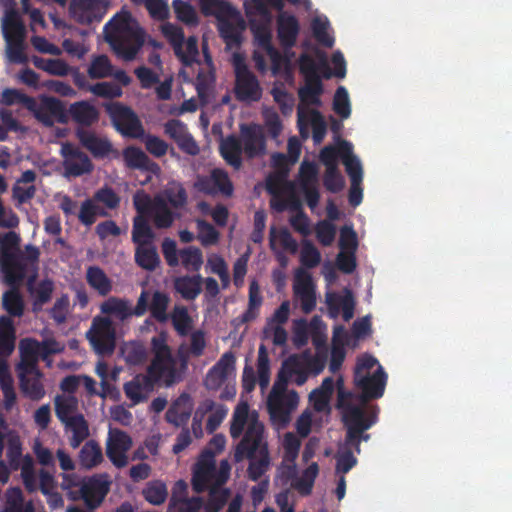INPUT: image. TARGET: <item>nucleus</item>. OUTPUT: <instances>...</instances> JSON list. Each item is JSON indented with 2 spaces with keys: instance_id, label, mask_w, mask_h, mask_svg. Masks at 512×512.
Wrapping results in <instances>:
<instances>
[{
  "instance_id": "obj_16",
  "label": "nucleus",
  "mask_w": 512,
  "mask_h": 512,
  "mask_svg": "<svg viewBox=\"0 0 512 512\" xmlns=\"http://www.w3.org/2000/svg\"><path fill=\"white\" fill-rule=\"evenodd\" d=\"M299 396L295 390H290L288 395L268 397L267 409L273 422L287 425L291 419V413L297 408Z\"/></svg>"
},
{
  "instance_id": "obj_14",
  "label": "nucleus",
  "mask_w": 512,
  "mask_h": 512,
  "mask_svg": "<svg viewBox=\"0 0 512 512\" xmlns=\"http://www.w3.org/2000/svg\"><path fill=\"white\" fill-rule=\"evenodd\" d=\"M61 155L67 176L78 177L90 173L94 168L88 155L70 142L62 144Z\"/></svg>"
},
{
  "instance_id": "obj_27",
  "label": "nucleus",
  "mask_w": 512,
  "mask_h": 512,
  "mask_svg": "<svg viewBox=\"0 0 512 512\" xmlns=\"http://www.w3.org/2000/svg\"><path fill=\"white\" fill-rule=\"evenodd\" d=\"M217 20L221 37L227 43H239L245 29V22L240 13L236 10L235 16L220 17Z\"/></svg>"
},
{
  "instance_id": "obj_29",
  "label": "nucleus",
  "mask_w": 512,
  "mask_h": 512,
  "mask_svg": "<svg viewBox=\"0 0 512 512\" xmlns=\"http://www.w3.org/2000/svg\"><path fill=\"white\" fill-rule=\"evenodd\" d=\"M125 165L130 169H139L156 173L160 170L157 163L152 161L139 147L129 146L123 150Z\"/></svg>"
},
{
  "instance_id": "obj_28",
  "label": "nucleus",
  "mask_w": 512,
  "mask_h": 512,
  "mask_svg": "<svg viewBox=\"0 0 512 512\" xmlns=\"http://www.w3.org/2000/svg\"><path fill=\"white\" fill-rule=\"evenodd\" d=\"M153 388L154 385L146 374L136 375L123 386L126 397L132 401L133 405L144 402L147 398L146 393L152 391Z\"/></svg>"
},
{
  "instance_id": "obj_21",
  "label": "nucleus",
  "mask_w": 512,
  "mask_h": 512,
  "mask_svg": "<svg viewBox=\"0 0 512 512\" xmlns=\"http://www.w3.org/2000/svg\"><path fill=\"white\" fill-rule=\"evenodd\" d=\"M34 116L47 127H51L56 120L58 123L67 124V109L62 101L55 97H47L43 100L40 107H35Z\"/></svg>"
},
{
  "instance_id": "obj_7",
  "label": "nucleus",
  "mask_w": 512,
  "mask_h": 512,
  "mask_svg": "<svg viewBox=\"0 0 512 512\" xmlns=\"http://www.w3.org/2000/svg\"><path fill=\"white\" fill-rule=\"evenodd\" d=\"M94 351L99 355H110L116 344L115 328L109 317L96 316L86 333Z\"/></svg>"
},
{
  "instance_id": "obj_59",
  "label": "nucleus",
  "mask_w": 512,
  "mask_h": 512,
  "mask_svg": "<svg viewBox=\"0 0 512 512\" xmlns=\"http://www.w3.org/2000/svg\"><path fill=\"white\" fill-rule=\"evenodd\" d=\"M333 110L342 119H347L351 115L349 95L347 89L344 86H339L336 89L333 98Z\"/></svg>"
},
{
  "instance_id": "obj_58",
  "label": "nucleus",
  "mask_w": 512,
  "mask_h": 512,
  "mask_svg": "<svg viewBox=\"0 0 512 512\" xmlns=\"http://www.w3.org/2000/svg\"><path fill=\"white\" fill-rule=\"evenodd\" d=\"M112 74V65L106 55L96 56L89 68L88 75L91 79H102Z\"/></svg>"
},
{
  "instance_id": "obj_24",
  "label": "nucleus",
  "mask_w": 512,
  "mask_h": 512,
  "mask_svg": "<svg viewBox=\"0 0 512 512\" xmlns=\"http://www.w3.org/2000/svg\"><path fill=\"white\" fill-rule=\"evenodd\" d=\"M36 177V172L29 169L24 171L16 180L12 187V199L15 201L17 208L29 203L35 197L37 189L34 182Z\"/></svg>"
},
{
  "instance_id": "obj_40",
  "label": "nucleus",
  "mask_w": 512,
  "mask_h": 512,
  "mask_svg": "<svg viewBox=\"0 0 512 512\" xmlns=\"http://www.w3.org/2000/svg\"><path fill=\"white\" fill-rule=\"evenodd\" d=\"M87 283L96 290L99 295L106 296L112 290V282L105 272L98 266H90L86 273Z\"/></svg>"
},
{
  "instance_id": "obj_53",
  "label": "nucleus",
  "mask_w": 512,
  "mask_h": 512,
  "mask_svg": "<svg viewBox=\"0 0 512 512\" xmlns=\"http://www.w3.org/2000/svg\"><path fill=\"white\" fill-rule=\"evenodd\" d=\"M230 497L229 489L210 487L209 498L204 506V512H220Z\"/></svg>"
},
{
  "instance_id": "obj_31",
  "label": "nucleus",
  "mask_w": 512,
  "mask_h": 512,
  "mask_svg": "<svg viewBox=\"0 0 512 512\" xmlns=\"http://www.w3.org/2000/svg\"><path fill=\"white\" fill-rule=\"evenodd\" d=\"M203 277L200 274L184 275L174 280V288L186 301L195 300L202 292Z\"/></svg>"
},
{
  "instance_id": "obj_19",
  "label": "nucleus",
  "mask_w": 512,
  "mask_h": 512,
  "mask_svg": "<svg viewBox=\"0 0 512 512\" xmlns=\"http://www.w3.org/2000/svg\"><path fill=\"white\" fill-rule=\"evenodd\" d=\"M164 132L173 139L179 149L184 153L196 156L200 152V148L189 133L186 124L178 119H170L164 124Z\"/></svg>"
},
{
  "instance_id": "obj_48",
  "label": "nucleus",
  "mask_w": 512,
  "mask_h": 512,
  "mask_svg": "<svg viewBox=\"0 0 512 512\" xmlns=\"http://www.w3.org/2000/svg\"><path fill=\"white\" fill-rule=\"evenodd\" d=\"M154 238V233L145 216L137 215L133 220L132 240L135 244H149Z\"/></svg>"
},
{
  "instance_id": "obj_44",
  "label": "nucleus",
  "mask_w": 512,
  "mask_h": 512,
  "mask_svg": "<svg viewBox=\"0 0 512 512\" xmlns=\"http://www.w3.org/2000/svg\"><path fill=\"white\" fill-rule=\"evenodd\" d=\"M203 506L204 500L200 496L176 499L175 495H172L168 504V512H200Z\"/></svg>"
},
{
  "instance_id": "obj_56",
  "label": "nucleus",
  "mask_w": 512,
  "mask_h": 512,
  "mask_svg": "<svg viewBox=\"0 0 512 512\" xmlns=\"http://www.w3.org/2000/svg\"><path fill=\"white\" fill-rule=\"evenodd\" d=\"M279 241V244L282 248L292 254H295L298 250L297 241L294 239L292 234L285 228L281 229L276 234L275 227L270 229V247L271 249H275V242Z\"/></svg>"
},
{
  "instance_id": "obj_36",
  "label": "nucleus",
  "mask_w": 512,
  "mask_h": 512,
  "mask_svg": "<svg viewBox=\"0 0 512 512\" xmlns=\"http://www.w3.org/2000/svg\"><path fill=\"white\" fill-rule=\"evenodd\" d=\"M304 86L298 89V97L302 104L319 107L322 105L321 95L324 87L321 78L306 79Z\"/></svg>"
},
{
  "instance_id": "obj_11",
  "label": "nucleus",
  "mask_w": 512,
  "mask_h": 512,
  "mask_svg": "<svg viewBox=\"0 0 512 512\" xmlns=\"http://www.w3.org/2000/svg\"><path fill=\"white\" fill-rule=\"evenodd\" d=\"M109 492V482L102 477L92 476L84 480L77 492H70L72 501L83 500L86 506L93 510L97 508Z\"/></svg>"
},
{
  "instance_id": "obj_34",
  "label": "nucleus",
  "mask_w": 512,
  "mask_h": 512,
  "mask_svg": "<svg viewBox=\"0 0 512 512\" xmlns=\"http://www.w3.org/2000/svg\"><path fill=\"white\" fill-rule=\"evenodd\" d=\"M341 159L351 182H362L363 169L359 159L353 155L352 145L348 141L340 143Z\"/></svg>"
},
{
  "instance_id": "obj_62",
  "label": "nucleus",
  "mask_w": 512,
  "mask_h": 512,
  "mask_svg": "<svg viewBox=\"0 0 512 512\" xmlns=\"http://www.w3.org/2000/svg\"><path fill=\"white\" fill-rule=\"evenodd\" d=\"M171 321L174 329L179 335L186 336L188 334V331L191 328L192 320L186 307H175L171 315Z\"/></svg>"
},
{
  "instance_id": "obj_42",
  "label": "nucleus",
  "mask_w": 512,
  "mask_h": 512,
  "mask_svg": "<svg viewBox=\"0 0 512 512\" xmlns=\"http://www.w3.org/2000/svg\"><path fill=\"white\" fill-rule=\"evenodd\" d=\"M80 464L86 469H92L103 461L101 447L94 440L87 441L79 452Z\"/></svg>"
},
{
  "instance_id": "obj_23",
  "label": "nucleus",
  "mask_w": 512,
  "mask_h": 512,
  "mask_svg": "<svg viewBox=\"0 0 512 512\" xmlns=\"http://www.w3.org/2000/svg\"><path fill=\"white\" fill-rule=\"evenodd\" d=\"M21 392L33 401L41 400L46 392L43 385L44 374L39 368L32 370H16Z\"/></svg>"
},
{
  "instance_id": "obj_18",
  "label": "nucleus",
  "mask_w": 512,
  "mask_h": 512,
  "mask_svg": "<svg viewBox=\"0 0 512 512\" xmlns=\"http://www.w3.org/2000/svg\"><path fill=\"white\" fill-rule=\"evenodd\" d=\"M293 291L296 298L300 301L301 309L304 313L312 312L316 307V294L310 273L299 268L295 273Z\"/></svg>"
},
{
  "instance_id": "obj_20",
  "label": "nucleus",
  "mask_w": 512,
  "mask_h": 512,
  "mask_svg": "<svg viewBox=\"0 0 512 512\" xmlns=\"http://www.w3.org/2000/svg\"><path fill=\"white\" fill-rule=\"evenodd\" d=\"M132 446L131 437L122 430H115L109 433L107 440L106 454L110 461L117 468H123L128 463L126 453Z\"/></svg>"
},
{
  "instance_id": "obj_1",
  "label": "nucleus",
  "mask_w": 512,
  "mask_h": 512,
  "mask_svg": "<svg viewBox=\"0 0 512 512\" xmlns=\"http://www.w3.org/2000/svg\"><path fill=\"white\" fill-rule=\"evenodd\" d=\"M338 395L336 407L341 412V420L346 429L345 445L354 447L360 453L362 441H368L370 434L365 433L377 422V413L372 410L366 412L365 408L351 402L352 392L343 388V381H337Z\"/></svg>"
},
{
  "instance_id": "obj_32",
  "label": "nucleus",
  "mask_w": 512,
  "mask_h": 512,
  "mask_svg": "<svg viewBox=\"0 0 512 512\" xmlns=\"http://www.w3.org/2000/svg\"><path fill=\"white\" fill-rule=\"evenodd\" d=\"M35 280V276H31L27 283V289L30 295L33 298V309L38 310L41 309L43 305L48 303L51 300L52 293L54 290L53 281L50 279H43L37 283L36 286L33 285Z\"/></svg>"
},
{
  "instance_id": "obj_60",
  "label": "nucleus",
  "mask_w": 512,
  "mask_h": 512,
  "mask_svg": "<svg viewBox=\"0 0 512 512\" xmlns=\"http://www.w3.org/2000/svg\"><path fill=\"white\" fill-rule=\"evenodd\" d=\"M212 176L215 185V193L221 194L225 197H231L234 192V186L229 178L228 173L220 168H214L212 170Z\"/></svg>"
},
{
  "instance_id": "obj_30",
  "label": "nucleus",
  "mask_w": 512,
  "mask_h": 512,
  "mask_svg": "<svg viewBox=\"0 0 512 512\" xmlns=\"http://www.w3.org/2000/svg\"><path fill=\"white\" fill-rule=\"evenodd\" d=\"M219 150L227 164L236 170L241 168L244 150L240 137L228 135L221 141Z\"/></svg>"
},
{
  "instance_id": "obj_25",
  "label": "nucleus",
  "mask_w": 512,
  "mask_h": 512,
  "mask_svg": "<svg viewBox=\"0 0 512 512\" xmlns=\"http://www.w3.org/2000/svg\"><path fill=\"white\" fill-rule=\"evenodd\" d=\"M300 31L298 19L294 15H282L277 22V35L285 50L295 46Z\"/></svg>"
},
{
  "instance_id": "obj_39",
  "label": "nucleus",
  "mask_w": 512,
  "mask_h": 512,
  "mask_svg": "<svg viewBox=\"0 0 512 512\" xmlns=\"http://www.w3.org/2000/svg\"><path fill=\"white\" fill-rule=\"evenodd\" d=\"M65 429L72 433L69 444L73 449L78 448L89 436L88 423L82 414H76L70 421L66 422Z\"/></svg>"
},
{
  "instance_id": "obj_3",
  "label": "nucleus",
  "mask_w": 512,
  "mask_h": 512,
  "mask_svg": "<svg viewBox=\"0 0 512 512\" xmlns=\"http://www.w3.org/2000/svg\"><path fill=\"white\" fill-rule=\"evenodd\" d=\"M245 458L250 461L247 468L248 478L258 481L268 471L271 460L267 442L264 441V426L257 420L248 424L235 449L236 462H241Z\"/></svg>"
},
{
  "instance_id": "obj_47",
  "label": "nucleus",
  "mask_w": 512,
  "mask_h": 512,
  "mask_svg": "<svg viewBox=\"0 0 512 512\" xmlns=\"http://www.w3.org/2000/svg\"><path fill=\"white\" fill-rule=\"evenodd\" d=\"M179 261L190 272H198L203 265V253L200 248L188 246L179 250Z\"/></svg>"
},
{
  "instance_id": "obj_2",
  "label": "nucleus",
  "mask_w": 512,
  "mask_h": 512,
  "mask_svg": "<svg viewBox=\"0 0 512 512\" xmlns=\"http://www.w3.org/2000/svg\"><path fill=\"white\" fill-rule=\"evenodd\" d=\"M105 39L115 54L132 61L145 43V31L128 12L117 13L104 27Z\"/></svg>"
},
{
  "instance_id": "obj_51",
  "label": "nucleus",
  "mask_w": 512,
  "mask_h": 512,
  "mask_svg": "<svg viewBox=\"0 0 512 512\" xmlns=\"http://www.w3.org/2000/svg\"><path fill=\"white\" fill-rule=\"evenodd\" d=\"M170 299L164 292L155 291L149 306L150 313L158 322H166L168 319L167 308Z\"/></svg>"
},
{
  "instance_id": "obj_12",
  "label": "nucleus",
  "mask_w": 512,
  "mask_h": 512,
  "mask_svg": "<svg viewBox=\"0 0 512 512\" xmlns=\"http://www.w3.org/2000/svg\"><path fill=\"white\" fill-rule=\"evenodd\" d=\"M52 343L53 342L48 341L39 342L32 338L21 340L19 345L20 361L16 364L15 371L39 368L38 362L40 356L45 357L56 352L55 349L50 347Z\"/></svg>"
},
{
  "instance_id": "obj_37",
  "label": "nucleus",
  "mask_w": 512,
  "mask_h": 512,
  "mask_svg": "<svg viewBox=\"0 0 512 512\" xmlns=\"http://www.w3.org/2000/svg\"><path fill=\"white\" fill-rule=\"evenodd\" d=\"M150 216L156 228L166 229L172 226L177 214L170 209L163 197L156 196L154 197L153 210Z\"/></svg>"
},
{
  "instance_id": "obj_38",
  "label": "nucleus",
  "mask_w": 512,
  "mask_h": 512,
  "mask_svg": "<svg viewBox=\"0 0 512 512\" xmlns=\"http://www.w3.org/2000/svg\"><path fill=\"white\" fill-rule=\"evenodd\" d=\"M135 262L144 270L154 271L160 264V257L156 247L152 243L137 245Z\"/></svg>"
},
{
  "instance_id": "obj_22",
  "label": "nucleus",
  "mask_w": 512,
  "mask_h": 512,
  "mask_svg": "<svg viewBox=\"0 0 512 512\" xmlns=\"http://www.w3.org/2000/svg\"><path fill=\"white\" fill-rule=\"evenodd\" d=\"M75 135L81 146L87 149L94 158L103 159L113 152V145L107 137H101L86 128H77Z\"/></svg>"
},
{
  "instance_id": "obj_4",
  "label": "nucleus",
  "mask_w": 512,
  "mask_h": 512,
  "mask_svg": "<svg viewBox=\"0 0 512 512\" xmlns=\"http://www.w3.org/2000/svg\"><path fill=\"white\" fill-rule=\"evenodd\" d=\"M21 238L14 231L0 234V271L6 284L23 282L27 267L19 250Z\"/></svg>"
},
{
  "instance_id": "obj_13",
  "label": "nucleus",
  "mask_w": 512,
  "mask_h": 512,
  "mask_svg": "<svg viewBox=\"0 0 512 512\" xmlns=\"http://www.w3.org/2000/svg\"><path fill=\"white\" fill-rule=\"evenodd\" d=\"M108 8L107 0H71L69 12L76 22L90 25L100 22Z\"/></svg>"
},
{
  "instance_id": "obj_6",
  "label": "nucleus",
  "mask_w": 512,
  "mask_h": 512,
  "mask_svg": "<svg viewBox=\"0 0 512 512\" xmlns=\"http://www.w3.org/2000/svg\"><path fill=\"white\" fill-rule=\"evenodd\" d=\"M234 95L240 102L252 103L262 98L263 90L257 76L248 68L244 59L234 56Z\"/></svg>"
},
{
  "instance_id": "obj_33",
  "label": "nucleus",
  "mask_w": 512,
  "mask_h": 512,
  "mask_svg": "<svg viewBox=\"0 0 512 512\" xmlns=\"http://www.w3.org/2000/svg\"><path fill=\"white\" fill-rule=\"evenodd\" d=\"M22 282L8 284L10 289L2 295V307L11 317H22L25 310L23 297L19 291Z\"/></svg>"
},
{
  "instance_id": "obj_63",
  "label": "nucleus",
  "mask_w": 512,
  "mask_h": 512,
  "mask_svg": "<svg viewBox=\"0 0 512 512\" xmlns=\"http://www.w3.org/2000/svg\"><path fill=\"white\" fill-rule=\"evenodd\" d=\"M172 5L176 17L181 22L188 25H196L198 23L197 13L190 3L184 0H173Z\"/></svg>"
},
{
  "instance_id": "obj_26",
  "label": "nucleus",
  "mask_w": 512,
  "mask_h": 512,
  "mask_svg": "<svg viewBox=\"0 0 512 512\" xmlns=\"http://www.w3.org/2000/svg\"><path fill=\"white\" fill-rule=\"evenodd\" d=\"M68 120L71 118L80 128H87L96 123L99 119L97 108L87 101L72 103L67 110Z\"/></svg>"
},
{
  "instance_id": "obj_8",
  "label": "nucleus",
  "mask_w": 512,
  "mask_h": 512,
  "mask_svg": "<svg viewBox=\"0 0 512 512\" xmlns=\"http://www.w3.org/2000/svg\"><path fill=\"white\" fill-rule=\"evenodd\" d=\"M7 458L11 469L21 468V477L25 489L32 493L37 490L36 475L34 470V461L31 455L22 457V444L17 437H11L8 440Z\"/></svg>"
},
{
  "instance_id": "obj_52",
  "label": "nucleus",
  "mask_w": 512,
  "mask_h": 512,
  "mask_svg": "<svg viewBox=\"0 0 512 512\" xmlns=\"http://www.w3.org/2000/svg\"><path fill=\"white\" fill-rule=\"evenodd\" d=\"M144 499L152 505L163 504L168 496V491L165 483L161 481H153L147 484L143 489Z\"/></svg>"
},
{
  "instance_id": "obj_49",
  "label": "nucleus",
  "mask_w": 512,
  "mask_h": 512,
  "mask_svg": "<svg viewBox=\"0 0 512 512\" xmlns=\"http://www.w3.org/2000/svg\"><path fill=\"white\" fill-rule=\"evenodd\" d=\"M167 204L175 209H181L187 204V192L179 182H172L163 192L162 196Z\"/></svg>"
},
{
  "instance_id": "obj_64",
  "label": "nucleus",
  "mask_w": 512,
  "mask_h": 512,
  "mask_svg": "<svg viewBox=\"0 0 512 512\" xmlns=\"http://www.w3.org/2000/svg\"><path fill=\"white\" fill-rule=\"evenodd\" d=\"M93 200L103 204L107 209L110 210L118 208L121 202L120 196L107 185L98 189L94 193Z\"/></svg>"
},
{
  "instance_id": "obj_55",
  "label": "nucleus",
  "mask_w": 512,
  "mask_h": 512,
  "mask_svg": "<svg viewBox=\"0 0 512 512\" xmlns=\"http://www.w3.org/2000/svg\"><path fill=\"white\" fill-rule=\"evenodd\" d=\"M198 54V39L195 36L184 39L183 46H180L179 52L175 53L184 66H191L196 62Z\"/></svg>"
},
{
  "instance_id": "obj_43",
  "label": "nucleus",
  "mask_w": 512,
  "mask_h": 512,
  "mask_svg": "<svg viewBox=\"0 0 512 512\" xmlns=\"http://www.w3.org/2000/svg\"><path fill=\"white\" fill-rule=\"evenodd\" d=\"M200 8L205 16H235L236 9L224 0H200Z\"/></svg>"
},
{
  "instance_id": "obj_5",
  "label": "nucleus",
  "mask_w": 512,
  "mask_h": 512,
  "mask_svg": "<svg viewBox=\"0 0 512 512\" xmlns=\"http://www.w3.org/2000/svg\"><path fill=\"white\" fill-rule=\"evenodd\" d=\"M181 363L178 366L177 360L171 356L162 359H152L147 367L146 375L153 385L172 387L184 379L187 370V357L181 356Z\"/></svg>"
},
{
  "instance_id": "obj_54",
  "label": "nucleus",
  "mask_w": 512,
  "mask_h": 512,
  "mask_svg": "<svg viewBox=\"0 0 512 512\" xmlns=\"http://www.w3.org/2000/svg\"><path fill=\"white\" fill-rule=\"evenodd\" d=\"M257 375L259 386L262 389L266 388L270 381V360L267 348L263 344L259 346L258 350Z\"/></svg>"
},
{
  "instance_id": "obj_35",
  "label": "nucleus",
  "mask_w": 512,
  "mask_h": 512,
  "mask_svg": "<svg viewBox=\"0 0 512 512\" xmlns=\"http://www.w3.org/2000/svg\"><path fill=\"white\" fill-rule=\"evenodd\" d=\"M3 36L6 42H25L26 27L17 12L7 14L3 23Z\"/></svg>"
},
{
  "instance_id": "obj_17",
  "label": "nucleus",
  "mask_w": 512,
  "mask_h": 512,
  "mask_svg": "<svg viewBox=\"0 0 512 512\" xmlns=\"http://www.w3.org/2000/svg\"><path fill=\"white\" fill-rule=\"evenodd\" d=\"M240 139L244 154L249 159L261 156L266 150V139L263 128L255 123L242 124L240 127Z\"/></svg>"
},
{
  "instance_id": "obj_57",
  "label": "nucleus",
  "mask_w": 512,
  "mask_h": 512,
  "mask_svg": "<svg viewBox=\"0 0 512 512\" xmlns=\"http://www.w3.org/2000/svg\"><path fill=\"white\" fill-rule=\"evenodd\" d=\"M107 216L104 210H100L93 199H86L82 202L78 214L79 221L85 226H91L96 221V216Z\"/></svg>"
},
{
  "instance_id": "obj_46",
  "label": "nucleus",
  "mask_w": 512,
  "mask_h": 512,
  "mask_svg": "<svg viewBox=\"0 0 512 512\" xmlns=\"http://www.w3.org/2000/svg\"><path fill=\"white\" fill-rule=\"evenodd\" d=\"M0 103L6 106L22 104L30 111H34L36 107V101L33 97L26 95L15 88L4 89L0 96Z\"/></svg>"
},
{
  "instance_id": "obj_41",
  "label": "nucleus",
  "mask_w": 512,
  "mask_h": 512,
  "mask_svg": "<svg viewBox=\"0 0 512 512\" xmlns=\"http://www.w3.org/2000/svg\"><path fill=\"white\" fill-rule=\"evenodd\" d=\"M100 310L103 314L112 315L120 321L132 316L129 302L117 297H109L101 304Z\"/></svg>"
},
{
  "instance_id": "obj_50",
  "label": "nucleus",
  "mask_w": 512,
  "mask_h": 512,
  "mask_svg": "<svg viewBox=\"0 0 512 512\" xmlns=\"http://www.w3.org/2000/svg\"><path fill=\"white\" fill-rule=\"evenodd\" d=\"M327 303L330 309H333L334 307L338 309L340 306L342 308V316L345 321H349L354 315L355 302L351 291L348 289L344 296L329 295L327 297Z\"/></svg>"
},
{
  "instance_id": "obj_9",
  "label": "nucleus",
  "mask_w": 512,
  "mask_h": 512,
  "mask_svg": "<svg viewBox=\"0 0 512 512\" xmlns=\"http://www.w3.org/2000/svg\"><path fill=\"white\" fill-rule=\"evenodd\" d=\"M108 113L113 126L122 136L131 139L144 136V127L130 107L115 103L108 107Z\"/></svg>"
},
{
  "instance_id": "obj_61",
  "label": "nucleus",
  "mask_w": 512,
  "mask_h": 512,
  "mask_svg": "<svg viewBox=\"0 0 512 512\" xmlns=\"http://www.w3.org/2000/svg\"><path fill=\"white\" fill-rule=\"evenodd\" d=\"M247 420H248L247 404L238 405L233 413L231 424H230V435L233 439H237L243 434Z\"/></svg>"
},
{
  "instance_id": "obj_15",
  "label": "nucleus",
  "mask_w": 512,
  "mask_h": 512,
  "mask_svg": "<svg viewBox=\"0 0 512 512\" xmlns=\"http://www.w3.org/2000/svg\"><path fill=\"white\" fill-rule=\"evenodd\" d=\"M215 475V453L203 450L195 464L192 475V488L196 493L210 489Z\"/></svg>"
},
{
  "instance_id": "obj_10",
  "label": "nucleus",
  "mask_w": 512,
  "mask_h": 512,
  "mask_svg": "<svg viewBox=\"0 0 512 512\" xmlns=\"http://www.w3.org/2000/svg\"><path fill=\"white\" fill-rule=\"evenodd\" d=\"M386 382L387 374L382 366H379L372 375L366 373V375L354 376V384L361 390V395L352 393L353 397L351 398V402L353 403V400H359L361 402L359 405L364 407L367 401L382 397Z\"/></svg>"
},
{
  "instance_id": "obj_45",
  "label": "nucleus",
  "mask_w": 512,
  "mask_h": 512,
  "mask_svg": "<svg viewBox=\"0 0 512 512\" xmlns=\"http://www.w3.org/2000/svg\"><path fill=\"white\" fill-rule=\"evenodd\" d=\"M282 365L289 379L294 378L293 380L298 386L303 385L307 381L308 372L297 355L289 356L282 362Z\"/></svg>"
}]
</instances>
